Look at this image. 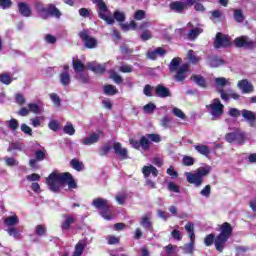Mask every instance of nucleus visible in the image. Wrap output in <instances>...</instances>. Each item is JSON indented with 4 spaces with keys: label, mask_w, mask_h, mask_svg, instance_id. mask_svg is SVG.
<instances>
[{
    "label": "nucleus",
    "mask_w": 256,
    "mask_h": 256,
    "mask_svg": "<svg viewBox=\"0 0 256 256\" xmlns=\"http://www.w3.org/2000/svg\"><path fill=\"white\" fill-rule=\"evenodd\" d=\"M75 223V218L73 216L67 215L65 217V221L62 223V230L63 231H69L71 229V225Z\"/></svg>",
    "instance_id": "obj_29"
},
{
    "label": "nucleus",
    "mask_w": 256,
    "mask_h": 256,
    "mask_svg": "<svg viewBox=\"0 0 256 256\" xmlns=\"http://www.w3.org/2000/svg\"><path fill=\"white\" fill-rule=\"evenodd\" d=\"M234 19L237 21V23H243L245 20V17L243 16V11L241 10H235L234 11Z\"/></svg>",
    "instance_id": "obj_49"
},
{
    "label": "nucleus",
    "mask_w": 256,
    "mask_h": 256,
    "mask_svg": "<svg viewBox=\"0 0 256 256\" xmlns=\"http://www.w3.org/2000/svg\"><path fill=\"white\" fill-rule=\"evenodd\" d=\"M121 29H123V31H129V29H137V23H135L134 21L130 22V23H125V24H120Z\"/></svg>",
    "instance_id": "obj_46"
},
{
    "label": "nucleus",
    "mask_w": 256,
    "mask_h": 256,
    "mask_svg": "<svg viewBox=\"0 0 256 256\" xmlns=\"http://www.w3.org/2000/svg\"><path fill=\"white\" fill-rule=\"evenodd\" d=\"M142 173L145 177V179L149 178V175H153V177H157V175H159V170H157V168H155L153 165H149V166H144L142 168Z\"/></svg>",
    "instance_id": "obj_20"
},
{
    "label": "nucleus",
    "mask_w": 256,
    "mask_h": 256,
    "mask_svg": "<svg viewBox=\"0 0 256 256\" xmlns=\"http://www.w3.org/2000/svg\"><path fill=\"white\" fill-rule=\"evenodd\" d=\"M152 37L153 35L149 30H144L143 33L140 35L142 41H149V39H151Z\"/></svg>",
    "instance_id": "obj_62"
},
{
    "label": "nucleus",
    "mask_w": 256,
    "mask_h": 256,
    "mask_svg": "<svg viewBox=\"0 0 256 256\" xmlns=\"http://www.w3.org/2000/svg\"><path fill=\"white\" fill-rule=\"evenodd\" d=\"M202 197L209 198L211 196V185H206L200 192Z\"/></svg>",
    "instance_id": "obj_56"
},
{
    "label": "nucleus",
    "mask_w": 256,
    "mask_h": 256,
    "mask_svg": "<svg viewBox=\"0 0 256 256\" xmlns=\"http://www.w3.org/2000/svg\"><path fill=\"white\" fill-rule=\"evenodd\" d=\"M20 129L22 133H25V135H29V137L33 135V129H31V127H29L27 124H22Z\"/></svg>",
    "instance_id": "obj_53"
},
{
    "label": "nucleus",
    "mask_w": 256,
    "mask_h": 256,
    "mask_svg": "<svg viewBox=\"0 0 256 256\" xmlns=\"http://www.w3.org/2000/svg\"><path fill=\"white\" fill-rule=\"evenodd\" d=\"M238 87L242 90V93H253V84L247 80L239 81Z\"/></svg>",
    "instance_id": "obj_23"
},
{
    "label": "nucleus",
    "mask_w": 256,
    "mask_h": 256,
    "mask_svg": "<svg viewBox=\"0 0 256 256\" xmlns=\"http://www.w3.org/2000/svg\"><path fill=\"white\" fill-rule=\"evenodd\" d=\"M19 217L17 215H12L4 218V225L7 227H14V225H18Z\"/></svg>",
    "instance_id": "obj_27"
},
{
    "label": "nucleus",
    "mask_w": 256,
    "mask_h": 256,
    "mask_svg": "<svg viewBox=\"0 0 256 256\" xmlns=\"http://www.w3.org/2000/svg\"><path fill=\"white\" fill-rule=\"evenodd\" d=\"M70 165L76 171H83V164H82V162H79V160H77V159H72L70 162Z\"/></svg>",
    "instance_id": "obj_44"
},
{
    "label": "nucleus",
    "mask_w": 256,
    "mask_h": 256,
    "mask_svg": "<svg viewBox=\"0 0 256 256\" xmlns=\"http://www.w3.org/2000/svg\"><path fill=\"white\" fill-rule=\"evenodd\" d=\"M35 9L42 19H49V17H56V19H59V17H61V11H59L53 4L44 6L43 3L36 2Z\"/></svg>",
    "instance_id": "obj_4"
},
{
    "label": "nucleus",
    "mask_w": 256,
    "mask_h": 256,
    "mask_svg": "<svg viewBox=\"0 0 256 256\" xmlns=\"http://www.w3.org/2000/svg\"><path fill=\"white\" fill-rule=\"evenodd\" d=\"M215 243V235L214 234H209L204 238V245L206 247H211Z\"/></svg>",
    "instance_id": "obj_48"
},
{
    "label": "nucleus",
    "mask_w": 256,
    "mask_h": 256,
    "mask_svg": "<svg viewBox=\"0 0 256 256\" xmlns=\"http://www.w3.org/2000/svg\"><path fill=\"white\" fill-rule=\"evenodd\" d=\"M187 71H189V64H183L177 71V74L175 75L176 81H185L187 78Z\"/></svg>",
    "instance_id": "obj_17"
},
{
    "label": "nucleus",
    "mask_w": 256,
    "mask_h": 256,
    "mask_svg": "<svg viewBox=\"0 0 256 256\" xmlns=\"http://www.w3.org/2000/svg\"><path fill=\"white\" fill-rule=\"evenodd\" d=\"M196 1H205V0H187L186 3L184 2H172L170 4V9L174 11V13H183L185 11L187 5H195Z\"/></svg>",
    "instance_id": "obj_10"
},
{
    "label": "nucleus",
    "mask_w": 256,
    "mask_h": 256,
    "mask_svg": "<svg viewBox=\"0 0 256 256\" xmlns=\"http://www.w3.org/2000/svg\"><path fill=\"white\" fill-rule=\"evenodd\" d=\"M0 83H3L4 85H11L13 83V76L11 74H0Z\"/></svg>",
    "instance_id": "obj_35"
},
{
    "label": "nucleus",
    "mask_w": 256,
    "mask_h": 256,
    "mask_svg": "<svg viewBox=\"0 0 256 256\" xmlns=\"http://www.w3.org/2000/svg\"><path fill=\"white\" fill-rule=\"evenodd\" d=\"M104 93L105 95L113 96L117 95L119 91H117V87H115L114 85H106L104 86Z\"/></svg>",
    "instance_id": "obj_37"
},
{
    "label": "nucleus",
    "mask_w": 256,
    "mask_h": 256,
    "mask_svg": "<svg viewBox=\"0 0 256 256\" xmlns=\"http://www.w3.org/2000/svg\"><path fill=\"white\" fill-rule=\"evenodd\" d=\"M236 143L238 145H243L245 143V134L241 131H236Z\"/></svg>",
    "instance_id": "obj_50"
},
{
    "label": "nucleus",
    "mask_w": 256,
    "mask_h": 256,
    "mask_svg": "<svg viewBox=\"0 0 256 256\" xmlns=\"http://www.w3.org/2000/svg\"><path fill=\"white\" fill-rule=\"evenodd\" d=\"M110 79H113L114 83H116L117 85L123 83V78L113 70L110 71Z\"/></svg>",
    "instance_id": "obj_41"
},
{
    "label": "nucleus",
    "mask_w": 256,
    "mask_h": 256,
    "mask_svg": "<svg viewBox=\"0 0 256 256\" xmlns=\"http://www.w3.org/2000/svg\"><path fill=\"white\" fill-rule=\"evenodd\" d=\"M161 127H164V129H169L171 125V118L169 116H164L160 121Z\"/></svg>",
    "instance_id": "obj_51"
},
{
    "label": "nucleus",
    "mask_w": 256,
    "mask_h": 256,
    "mask_svg": "<svg viewBox=\"0 0 256 256\" xmlns=\"http://www.w3.org/2000/svg\"><path fill=\"white\" fill-rule=\"evenodd\" d=\"M193 247H195V239L194 240L190 239V242L185 244L183 247L184 253H188V254L193 253Z\"/></svg>",
    "instance_id": "obj_42"
},
{
    "label": "nucleus",
    "mask_w": 256,
    "mask_h": 256,
    "mask_svg": "<svg viewBox=\"0 0 256 256\" xmlns=\"http://www.w3.org/2000/svg\"><path fill=\"white\" fill-rule=\"evenodd\" d=\"M237 132L226 134L225 139L228 143H236Z\"/></svg>",
    "instance_id": "obj_57"
},
{
    "label": "nucleus",
    "mask_w": 256,
    "mask_h": 256,
    "mask_svg": "<svg viewBox=\"0 0 256 256\" xmlns=\"http://www.w3.org/2000/svg\"><path fill=\"white\" fill-rule=\"evenodd\" d=\"M140 225L148 231H153V224L151 223V213H148L142 217Z\"/></svg>",
    "instance_id": "obj_22"
},
{
    "label": "nucleus",
    "mask_w": 256,
    "mask_h": 256,
    "mask_svg": "<svg viewBox=\"0 0 256 256\" xmlns=\"http://www.w3.org/2000/svg\"><path fill=\"white\" fill-rule=\"evenodd\" d=\"M64 72H62L60 74V83L61 85H63L64 87H67V85H70L71 83V76L69 75V66H64Z\"/></svg>",
    "instance_id": "obj_19"
},
{
    "label": "nucleus",
    "mask_w": 256,
    "mask_h": 256,
    "mask_svg": "<svg viewBox=\"0 0 256 256\" xmlns=\"http://www.w3.org/2000/svg\"><path fill=\"white\" fill-rule=\"evenodd\" d=\"M93 3L97 6L98 17L103 21H106L108 25H113L115 19L109 14V8L103 0H93Z\"/></svg>",
    "instance_id": "obj_5"
},
{
    "label": "nucleus",
    "mask_w": 256,
    "mask_h": 256,
    "mask_svg": "<svg viewBox=\"0 0 256 256\" xmlns=\"http://www.w3.org/2000/svg\"><path fill=\"white\" fill-rule=\"evenodd\" d=\"M188 59L193 64L199 63L201 61V58L195 55V52L193 50L188 51Z\"/></svg>",
    "instance_id": "obj_40"
},
{
    "label": "nucleus",
    "mask_w": 256,
    "mask_h": 256,
    "mask_svg": "<svg viewBox=\"0 0 256 256\" xmlns=\"http://www.w3.org/2000/svg\"><path fill=\"white\" fill-rule=\"evenodd\" d=\"M156 97H160L161 99H166V97H171V90L169 88L159 84L155 88Z\"/></svg>",
    "instance_id": "obj_16"
},
{
    "label": "nucleus",
    "mask_w": 256,
    "mask_h": 256,
    "mask_svg": "<svg viewBox=\"0 0 256 256\" xmlns=\"http://www.w3.org/2000/svg\"><path fill=\"white\" fill-rule=\"evenodd\" d=\"M6 231H7L8 235H10V237H14L15 239H19L20 234H19V231H17V228L10 227Z\"/></svg>",
    "instance_id": "obj_52"
},
{
    "label": "nucleus",
    "mask_w": 256,
    "mask_h": 256,
    "mask_svg": "<svg viewBox=\"0 0 256 256\" xmlns=\"http://www.w3.org/2000/svg\"><path fill=\"white\" fill-rule=\"evenodd\" d=\"M47 231V228H45V226L43 225H38L36 226V235H39L40 237L43 236Z\"/></svg>",
    "instance_id": "obj_64"
},
{
    "label": "nucleus",
    "mask_w": 256,
    "mask_h": 256,
    "mask_svg": "<svg viewBox=\"0 0 256 256\" xmlns=\"http://www.w3.org/2000/svg\"><path fill=\"white\" fill-rule=\"evenodd\" d=\"M76 79L80 81V83H87V81H89V77L83 72L76 74Z\"/></svg>",
    "instance_id": "obj_60"
},
{
    "label": "nucleus",
    "mask_w": 256,
    "mask_h": 256,
    "mask_svg": "<svg viewBox=\"0 0 256 256\" xmlns=\"http://www.w3.org/2000/svg\"><path fill=\"white\" fill-rule=\"evenodd\" d=\"M155 109H157V106H155L153 102H150L143 107V111L146 114H152Z\"/></svg>",
    "instance_id": "obj_43"
},
{
    "label": "nucleus",
    "mask_w": 256,
    "mask_h": 256,
    "mask_svg": "<svg viewBox=\"0 0 256 256\" xmlns=\"http://www.w3.org/2000/svg\"><path fill=\"white\" fill-rule=\"evenodd\" d=\"M165 53H167V52L165 51V49L159 47V48H157V49L154 50V51L148 52V53H147V56H148V59L155 60V59H157V56H158V55H160V57H162V55H165Z\"/></svg>",
    "instance_id": "obj_28"
},
{
    "label": "nucleus",
    "mask_w": 256,
    "mask_h": 256,
    "mask_svg": "<svg viewBox=\"0 0 256 256\" xmlns=\"http://www.w3.org/2000/svg\"><path fill=\"white\" fill-rule=\"evenodd\" d=\"M18 11L20 15H22L23 17H31V14H32L31 7H29L27 3H24V2L18 3Z\"/></svg>",
    "instance_id": "obj_21"
},
{
    "label": "nucleus",
    "mask_w": 256,
    "mask_h": 256,
    "mask_svg": "<svg viewBox=\"0 0 256 256\" xmlns=\"http://www.w3.org/2000/svg\"><path fill=\"white\" fill-rule=\"evenodd\" d=\"M233 233V228L231 227V224L225 222L220 227V234L215 238L214 245L217 249V251H223L225 249V243L229 241V238L231 237V234Z\"/></svg>",
    "instance_id": "obj_3"
},
{
    "label": "nucleus",
    "mask_w": 256,
    "mask_h": 256,
    "mask_svg": "<svg viewBox=\"0 0 256 256\" xmlns=\"http://www.w3.org/2000/svg\"><path fill=\"white\" fill-rule=\"evenodd\" d=\"M4 161L8 167H17L19 165V162L13 157H5Z\"/></svg>",
    "instance_id": "obj_47"
},
{
    "label": "nucleus",
    "mask_w": 256,
    "mask_h": 256,
    "mask_svg": "<svg viewBox=\"0 0 256 256\" xmlns=\"http://www.w3.org/2000/svg\"><path fill=\"white\" fill-rule=\"evenodd\" d=\"M86 247H87V241L80 240L75 246V252H74L73 256L83 255V251H85Z\"/></svg>",
    "instance_id": "obj_25"
},
{
    "label": "nucleus",
    "mask_w": 256,
    "mask_h": 256,
    "mask_svg": "<svg viewBox=\"0 0 256 256\" xmlns=\"http://www.w3.org/2000/svg\"><path fill=\"white\" fill-rule=\"evenodd\" d=\"M186 233H188L189 238L193 241L195 239V229L194 224L189 222L185 225Z\"/></svg>",
    "instance_id": "obj_36"
},
{
    "label": "nucleus",
    "mask_w": 256,
    "mask_h": 256,
    "mask_svg": "<svg viewBox=\"0 0 256 256\" xmlns=\"http://www.w3.org/2000/svg\"><path fill=\"white\" fill-rule=\"evenodd\" d=\"M145 17H147V14L144 10H137L134 13L135 21H143V19H145Z\"/></svg>",
    "instance_id": "obj_45"
},
{
    "label": "nucleus",
    "mask_w": 256,
    "mask_h": 256,
    "mask_svg": "<svg viewBox=\"0 0 256 256\" xmlns=\"http://www.w3.org/2000/svg\"><path fill=\"white\" fill-rule=\"evenodd\" d=\"M48 127L51 131H59V121L57 120H51L48 123Z\"/></svg>",
    "instance_id": "obj_58"
},
{
    "label": "nucleus",
    "mask_w": 256,
    "mask_h": 256,
    "mask_svg": "<svg viewBox=\"0 0 256 256\" xmlns=\"http://www.w3.org/2000/svg\"><path fill=\"white\" fill-rule=\"evenodd\" d=\"M11 5H13L11 0H0L1 9H10Z\"/></svg>",
    "instance_id": "obj_63"
},
{
    "label": "nucleus",
    "mask_w": 256,
    "mask_h": 256,
    "mask_svg": "<svg viewBox=\"0 0 256 256\" xmlns=\"http://www.w3.org/2000/svg\"><path fill=\"white\" fill-rule=\"evenodd\" d=\"M219 93L221 94V99H223V101H228L229 97H232V99H239V94L233 92V91H229L228 94H225V92L223 90H220Z\"/></svg>",
    "instance_id": "obj_34"
},
{
    "label": "nucleus",
    "mask_w": 256,
    "mask_h": 256,
    "mask_svg": "<svg viewBox=\"0 0 256 256\" xmlns=\"http://www.w3.org/2000/svg\"><path fill=\"white\" fill-rule=\"evenodd\" d=\"M172 113H173V115H175V117L185 120V113H183V110H181L179 108H173Z\"/></svg>",
    "instance_id": "obj_55"
},
{
    "label": "nucleus",
    "mask_w": 256,
    "mask_h": 256,
    "mask_svg": "<svg viewBox=\"0 0 256 256\" xmlns=\"http://www.w3.org/2000/svg\"><path fill=\"white\" fill-rule=\"evenodd\" d=\"M191 81H193V83H196L198 87H202L203 89L207 87V80H205V77L201 75H192Z\"/></svg>",
    "instance_id": "obj_24"
},
{
    "label": "nucleus",
    "mask_w": 256,
    "mask_h": 256,
    "mask_svg": "<svg viewBox=\"0 0 256 256\" xmlns=\"http://www.w3.org/2000/svg\"><path fill=\"white\" fill-rule=\"evenodd\" d=\"M73 68L76 74L83 73L85 71V64L81 60H73Z\"/></svg>",
    "instance_id": "obj_31"
},
{
    "label": "nucleus",
    "mask_w": 256,
    "mask_h": 256,
    "mask_svg": "<svg viewBox=\"0 0 256 256\" xmlns=\"http://www.w3.org/2000/svg\"><path fill=\"white\" fill-rule=\"evenodd\" d=\"M102 135H103V132L101 131L93 132L87 137L82 138L80 140V143L86 146L95 145V143L99 142V139H101Z\"/></svg>",
    "instance_id": "obj_11"
},
{
    "label": "nucleus",
    "mask_w": 256,
    "mask_h": 256,
    "mask_svg": "<svg viewBox=\"0 0 256 256\" xmlns=\"http://www.w3.org/2000/svg\"><path fill=\"white\" fill-rule=\"evenodd\" d=\"M214 46L216 49H221V47H230L231 38L225 34L217 33Z\"/></svg>",
    "instance_id": "obj_12"
},
{
    "label": "nucleus",
    "mask_w": 256,
    "mask_h": 256,
    "mask_svg": "<svg viewBox=\"0 0 256 256\" xmlns=\"http://www.w3.org/2000/svg\"><path fill=\"white\" fill-rule=\"evenodd\" d=\"M92 205L96 209H100L102 211L101 215L103 219H106V221H111L112 217L111 214H109L111 204H109V200L104 198H96L92 201Z\"/></svg>",
    "instance_id": "obj_6"
},
{
    "label": "nucleus",
    "mask_w": 256,
    "mask_h": 256,
    "mask_svg": "<svg viewBox=\"0 0 256 256\" xmlns=\"http://www.w3.org/2000/svg\"><path fill=\"white\" fill-rule=\"evenodd\" d=\"M207 63L210 67H221V65H225V61L219 56H210L207 59Z\"/></svg>",
    "instance_id": "obj_18"
},
{
    "label": "nucleus",
    "mask_w": 256,
    "mask_h": 256,
    "mask_svg": "<svg viewBox=\"0 0 256 256\" xmlns=\"http://www.w3.org/2000/svg\"><path fill=\"white\" fill-rule=\"evenodd\" d=\"M211 173V166L206 165L198 168L194 173L186 172V179L188 183L195 185V187H201L203 185V177H207Z\"/></svg>",
    "instance_id": "obj_2"
},
{
    "label": "nucleus",
    "mask_w": 256,
    "mask_h": 256,
    "mask_svg": "<svg viewBox=\"0 0 256 256\" xmlns=\"http://www.w3.org/2000/svg\"><path fill=\"white\" fill-rule=\"evenodd\" d=\"M242 117L250 123V126L253 127L255 123V113L249 110H243L242 111Z\"/></svg>",
    "instance_id": "obj_26"
},
{
    "label": "nucleus",
    "mask_w": 256,
    "mask_h": 256,
    "mask_svg": "<svg viewBox=\"0 0 256 256\" xmlns=\"http://www.w3.org/2000/svg\"><path fill=\"white\" fill-rule=\"evenodd\" d=\"M107 65H109V62L106 64H97L96 62H88L86 67L90 69V71H93V73L101 75L102 73H105V69Z\"/></svg>",
    "instance_id": "obj_15"
},
{
    "label": "nucleus",
    "mask_w": 256,
    "mask_h": 256,
    "mask_svg": "<svg viewBox=\"0 0 256 256\" xmlns=\"http://www.w3.org/2000/svg\"><path fill=\"white\" fill-rule=\"evenodd\" d=\"M201 33H203V30L201 28H191L190 32L188 33V39H190L191 41H195V39H197V37H199Z\"/></svg>",
    "instance_id": "obj_32"
},
{
    "label": "nucleus",
    "mask_w": 256,
    "mask_h": 256,
    "mask_svg": "<svg viewBox=\"0 0 256 256\" xmlns=\"http://www.w3.org/2000/svg\"><path fill=\"white\" fill-rule=\"evenodd\" d=\"M179 65H181V58H174L171 60L169 64V69L172 73H175V71H179Z\"/></svg>",
    "instance_id": "obj_33"
},
{
    "label": "nucleus",
    "mask_w": 256,
    "mask_h": 256,
    "mask_svg": "<svg viewBox=\"0 0 256 256\" xmlns=\"http://www.w3.org/2000/svg\"><path fill=\"white\" fill-rule=\"evenodd\" d=\"M215 83L218 87H225V85H229V81L223 77L216 78Z\"/></svg>",
    "instance_id": "obj_61"
},
{
    "label": "nucleus",
    "mask_w": 256,
    "mask_h": 256,
    "mask_svg": "<svg viewBox=\"0 0 256 256\" xmlns=\"http://www.w3.org/2000/svg\"><path fill=\"white\" fill-rule=\"evenodd\" d=\"M28 109H29V111H31V113H35V115H38V113H40L39 105H37L35 103H29Z\"/></svg>",
    "instance_id": "obj_59"
},
{
    "label": "nucleus",
    "mask_w": 256,
    "mask_h": 256,
    "mask_svg": "<svg viewBox=\"0 0 256 256\" xmlns=\"http://www.w3.org/2000/svg\"><path fill=\"white\" fill-rule=\"evenodd\" d=\"M130 145L133 147V149H141L142 151H149V139L145 136H142L139 140H135L133 138H130L129 140Z\"/></svg>",
    "instance_id": "obj_8"
},
{
    "label": "nucleus",
    "mask_w": 256,
    "mask_h": 256,
    "mask_svg": "<svg viewBox=\"0 0 256 256\" xmlns=\"http://www.w3.org/2000/svg\"><path fill=\"white\" fill-rule=\"evenodd\" d=\"M63 131L66 135H75V127L71 124V122H67L63 128Z\"/></svg>",
    "instance_id": "obj_39"
},
{
    "label": "nucleus",
    "mask_w": 256,
    "mask_h": 256,
    "mask_svg": "<svg viewBox=\"0 0 256 256\" xmlns=\"http://www.w3.org/2000/svg\"><path fill=\"white\" fill-rule=\"evenodd\" d=\"M234 45L239 48L246 47L247 49H253L255 43L251 39H249V37L241 36L235 38Z\"/></svg>",
    "instance_id": "obj_13"
},
{
    "label": "nucleus",
    "mask_w": 256,
    "mask_h": 256,
    "mask_svg": "<svg viewBox=\"0 0 256 256\" xmlns=\"http://www.w3.org/2000/svg\"><path fill=\"white\" fill-rule=\"evenodd\" d=\"M6 126H8L11 131H17V129H19V121H17L15 118H12L11 120L6 121Z\"/></svg>",
    "instance_id": "obj_38"
},
{
    "label": "nucleus",
    "mask_w": 256,
    "mask_h": 256,
    "mask_svg": "<svg viewBox=\"0 0 256 256\" xmlns=\"http://www.w3.org/2000/svg\"><path fill=\"white\" fill-rule=\"evenodd\" d=\"M112 148L114 149L115 155L120 157V159H129V151L127 148H124L121 143L115 142Z\"/></svg>",
    "instance_id": "obj_14"
},
{
    "label": "nucleus",
    "mask_w": 256,
    "mask_h": 256,
    "mask_svg": "<svg viewBox=\"0 0 256 256\" xmlns=\"http://www.w3.org/2000/svg\"><path fill=\"white\" fill-rule=\"evenodd\" d=\"M114 19H116L119 23H123V21H125V12L115 11Z\"/></svg>",
    "instance_id": "obj_54"
},
{
    "label": "nucleus",
    "mask_w": 256,
    "mask_h": 256,
    "mask_svg": "<svg viewBox=\"0 0 256 256\" xmlns=\"http://www.w3.org/2000/svg\"><path fill=\"white\" fill-rule=\"evenodd\" d=\"M71 177V174L68 172L66 173H59V172H52L47 178H46V184L48 185V188L53 193L59 192L61 187H65V183L69 181Z\"/></svg>",
    "instance_id": "obj_1"
},
{
    "label": "nucleus",
    "mask_w": 256,
    "mask_h": 256,
    "mask_svg": "<svg viewBox=\"0 0 256 256\" xmlns=\"http://www.w3.org/2000/svg\"><path fill=\"white\" fill-rule=\"evenodd\" d=\"M79 37L82 39L84 46L87 49H95L98 45L97 39L90 36L87 31H82L79 33Z\"/></svg>",
    "instance_id": "obj_9"
},
{
    "label": "nucleus",
    "mask_w": 256,
    "mask_h": 256,
    "mask_svg": "<svg viewBox=\"0 0 256 256\" xmlns=\"http://www.w3.org/2000/svg\"><path fill=\"white\" fill-rule=\"evenodd\" d=\"M224 107L225 106L221 103V101L216 98L207 106V109L210 115H212L213 119H217L223 115Z\"/></svg>",
    "instance_id": "obj_7"
},
{
    "label": "nucleus",
    "mask_w": 256,
    "mask_h": 256,
    "mask_svg": "<svg viewBox=\"0 0 256 256\" xmlns=\"http://www.w3.org/2000/svg\"><path fill=\"white\" fill-rule=\"evenodd\" d=\"M194 149L200 153V155H204V157H208V155L211 153V149H209V146L207 145H196Z\"/></svg>",
    "instance_id": "obj_30"
}]
</instances>
